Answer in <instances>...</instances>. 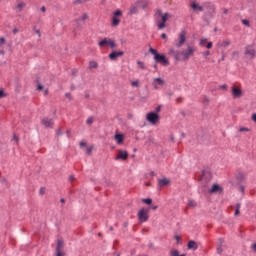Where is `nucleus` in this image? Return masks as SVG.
Instances as JSON below:
<instances>
[{
    "label": "nucleus",
    "instance_id": "obj_28",
    "mask_svg": "<svg viewBox=\"0 0 256 256\" xmlns=\"http://www.w3.org/2000/svg\"><path fill=\"white\" fill-rule=\"evenodd\" d=\"M23 7H25V3L24 2H20L17 6L16 9H18V11H23Z\"/></svg>",
    "mask_w": 256,
    "mask_h": 256
},
{
    "label": "nucleus",
    "instance_id": "obj_13",
    "mask_svg": "<svg viewBox=\"0 0 256 256\" xmlns=\"http://www.w3.org/2000/svg\"><path fill=\"white\" fill-rule=\"evenodd\" d=\"M208 193H210V195H213L215 193H223V187H221L219 184H213L211 189L208 190Z\"/></svg>",
    "mask_w": 256,
    "mask_h": 256
},
{
    "label": "nucleus",
    "instance_id": "obj_26",
    "mask_svg": "<svg viewBox=\"0 0 256 256\" xmlns=\"http://www.w3.org/2000/svg\"><path fill=\"white\" fill-rule=\"evenodd\" d=\"M154 83H157V85H165V80H163L162 78H155L154 79Z\"/></svg>",
    "mask_w": 256,
    "mask_h": 256
},
{
    "label": "nucleus",
    "instance_id": "obj_29",
    "mask_svg": "<svg viewBox=\"0 0 256 256\" xmlns=\"http://www.w3.org/2000/svg\"><path fill=\"white\" fill-rule=\"evenodd\" d=\"M188 207H197V202H195V200H189Z\"/></svg>",
    "mask_w": 256,
    "mask_h": 256
},
{
    "label": "nucleus",
    "instance_id": "obj_38",
    "mask_svg": "<svg viewBox=\"0 0 256 256\" xmlns=\"http://www.w3.org/2000/svg\"><path fill=\"white\" fill-rule=\"evenodd\" d=\"M211 100H209V97H207V96H204V100H203V104L204 105H209V102H210Z\"/></svg>",
    "mask_w": 256,
    "mask_h": 256
},
{
    "label": "nucleus",
    "instance_id": "obj_64",
    "mask_svg": "<svg viewBox=\"0 0 256 256\" xmlns=\"http://www.w3.org/2000/svg\"><path fill=\"white\" fill-rule=\"evenodd\" d=\"M167 95H168L169 99H171V96L173 95V92L169 91V92L167 93Z\"/></svg>",
    "mask_w": 256,
    "mask_h": 256
},
{
    "label": "nucleus",
    "instance_id": "obj_46",
    "mask_svg": "<svg viewBox=\"0 0 256 256\" xmlns=\"http://www.w3.org/2000/svg\"><path fill=\"white\" fill-rule=\"evenodd\" d=\"M131 85H132V87H139V81H133L132 83H131Z\"/></svg>",
    "mask_w": 256,
    "mask_h": 256
},
{
    "label": "nucleus",
    "instance_id": "obj_27",
    "mask_svg": "<svg viewBox=\"0 0 256 256\" xmlns=\"http://www.w3.org/2000/svg\"><path fill=\"white\" fill-rule=\"evenodd\" d=\"M142 203H145V205H152L153 204V199L144 198V199H142Z\"/></svg>",
    "mask_w": 256,
    "mask_h": 256
},
{
    "label": "nucleus",
    "instance_id": "obj_14",
    "mask_svg": "<svg viewBox=\"0 0 256 256\" xmlns=\"http://www.w3.org/2000/svg\"><path fill=\"white\" fill-rule=\"evenodd\" d=\"M244 54L248 55L250 57V59H255V57H256V51H255V49L251 48V46L245 47Z\"/></svg>",
    "mask_w": 256,
    "mask_h": 256
},
{
    "label": "nucleus",
    "instance_id": "obj_22",
    "mask_svg": "<svg viewBox=\"0 0 256 256\" xmlns=\"http://www.w3.org/2000/svg\"><path fill=\"white\" fill-rule=\"evenodd\" d=\"M241 203H237L236 204V209H235V213H234V215H235V217H239V215H241Z\"/></svg>",
    "mask_w": 256,
    "mask_h": 256
},
{
    "label": "nucleus",
    "instance_id": "obj_23",
    "mask_svg": "<svg viewBox=\"0 0 256 256\" xmlns=\"http://www.w3.org/2000/svg\"><path fill=\"white\" fill-rule=\"evenodd\" d=\"M138 4L136 2V5L133 6L131 9H130V15H135L137 12H138Z\"/></svg>",
    "mask_w": 256,
    "mask_h": 256
},
{
    "label": "nucleus",
    "instance_id": "obj_1",
    "mask_svg": "<svg viewBox=\"0 0 256 256\" xmlns=\"http://www.w3.org/2000/svg\"><path fill=\"white\" fill-rule=\"evenodd\" d=\"M149 53H151V55H154L155 63H160V65H163V67H169V59H167V56H165V54H161L159 53V51H157V49L151 47L149 48Z\"/></svg>",
    "mask_w": 256,
    "mask_h": 256
},
{
    "label": "nucleus",
    "instance_id": "obj_50",
    "mask_svg": "<svg viewBox=\"0 0 256 256\" xmlns=\"http://www.w3.org/2000/svg\"><path fill=\"white\" fill-rule=\"evenodd\" d=\"M176 103H183V97H178L177 99H176Z\"/></svg>",
    "mask_w": 256,
    "mask_h": 256
},
{
    "label": "nucleus",
    "instance_id": "obj_2",
    "mask_svg": "<svg viewBox=\"0 0 256 256\" xmlns=\"http://www.w3.org/2000/svg\"><path fill=\"white\" fill-rule=\"evenodd\" d=\"M157 14L161 17V21L157 23V27L159 30L165 29L167 27V21L173 17V15L169 13H164L161 10L157 11Z\"/></svg>",
    "mask_w": 256,
    "mask_h": 256
},
{
    "label": "nucleus",
    "instance_id": "obj_57",
    "mask_svg": "<svg viewBox=\"0 0 256 256\" xmlns=\"http://www.w3.org/2000/svg\"><path fill=\"white\" fill-rule=\"evenodd\" d=\"M179 51H175V50H173V49H171L170 51H169V54L170 55H175V53H178Z\"/></svg>",
    "mask_w": 256,
    "mask_h": 256
},
{
    "label": "nucleus",
    "instance_id": "obj_47",
    "mask_svg": "<svg viewBox=\"0 0 256 256\" xmlns=\"http://www.w3.org/2000/svg\"><path fill=\"white\" fill-rule=\"evenodd\" d=\"M40 195H45V187H41L39 190Z\"/></svg>",
    "mask_w": 256,
    "mask_h": 256
},
{
    "label": "nucleus",
    "instance_id": "obj_17",
    "mask_svg": "<svg viewBox=\"0 0 256 256\" xmlns=\"http://www.w3.org/2000/svg\"><path fill=\"white\" fill-rule=\"evenodd\" d=\"M168 185H171V180H169L168 178L158 179V186L168 187Z\"/></svg>",
    "mask_w": 256,
    "mask_h": 256
},
{
    "label": "nucleus",
    "instance_id": "obj_7",
    "mask_svg": "<svg viewBox=\"0 0 256 256\" xmlns=\"http://www.w3.org/2000/svg\"><path fill=\"white\" fill-rule=\"evenodd\" d=\"M231 93L233 99H241V97H243V89L239 86L233 85L231 87Z\"/></svg>",
    "mask_w": 256,
    "mask_h": 256
},
{
    "label": "nucleus",
    "instance_id": "obj_3",
    "mask_svg": "<svg viewBox=\"0 0 256 256\" xmlns=\"http://www.w3.org/2000/svg\"><path fill=\"white\" fill-rule=\"evenodd\" d=\"M151 211V208H142L138 211L137 217L139 223H147L149 221V212Z\"/></svg>",
    "mask_w": 256,
    "mask_h": 256
},
{
    "label": "nucleus",
    "instance_id": "obj_5",
    "mask_svg": "<svg viewBox=\"0 0 256 256\" xmlns=\"http://www.w3.org/2000/svg\"><path fill=\"white\" fill-rule=\"evenodd\" d=\"M195 53V48L193 46H188L186 50L180 52V55H182L183 61H188L190 57H193Z\"/></svg>",
    "mask_w": 256,
    "mask_h": 256
},
{
    "label": "nucleus",
    "instance_id": "obj_33",
    "mask_svg": "<svg viewBox=\"0 0 256 256\" xmlns=\"http://www.w3.org/2000/svg\"><path fill=\"white\" fill-rule=\"evenodd\" d=\"M86 1H89V0H75L73 2V5H81V3H86Z\"/></svg>",
    "mask_w": 256,
    "mask_h": 256
},
{
    "label": "nucleus",
    "instance_id": "obj_42",
    "mask_svg": "<svg viewBox=\"0 0 256 256\" xmlns=\"http://www.w3.org/2000/svg\"><path fill=\"white\" fill-rule=\"evenodd\" d=\"M206 49H213V42H207Z\"/></svg>",
    "mask_w": 256,
    "mask_h": 256
},
{
    "label": "nucleus",
    "instance_id": "obj_24",
    "mask_svg": "<svg viewBox=\"0 0 256 256\" xmlns=\"http://www.w3.org/2000/svg\"><path fill=\"white\" fill-rule=\"evenodd\" d=\"M99 67V64L96 61H90L89 62V68L90 69H97Z\"/></svg>",
    "mask_w": 256,
    "mask_h": 256
},
{
    "label": "nucleus",
    "instance_id": "obj_25",
    "mask_svg": "<svg viewBox=\"0 0 256 256\" xmlns=\"http://www.w3.org/2000/svg\"><path fill=\"white\" fill-rule=\"evenodd\" d=\"M36 83H37V91H43L44 86L41 84V82L39 81V78L36 79Z\"/></svg>",
    "mask_w": 256,
    "mask_h": 256
},
{
    "label": "nucleus",
    "instance_id": "obj_56",
    "mask_svg": "<svg viewBox=\"0 0 256 256\" xmlns=\"http://www.w3.org/2000/svg\"><path fill=\"white\" fill-rule=\"evenodd\" d=\"M13 139H14V141H16V143H19V136L14 134Z\"/></svg>",
    "mask_w": 256,
    "mask_h": 256
},
{
    "label": "nucleus",
    "instance_id": "obj_60",
    "mask_svg": "<svg viewBox=\"0 0 256 256\" xmlns=\"http://www.w3.org/2000/svg\"><path fill=\"white\" fill-rule=\"evenodd\" d=\"M80 147H87V142H80Z\"/></svg>",
    "mask_w": 256,
    "mask_h": 256
},
{
    "label": "nucleus",
    "instance_id": "obj_9",
    "mask_svg": "<svg viewBox=\"0 0 256 256\" xmlns=\"http://www.w3.org/2000/svg\"><path fill=\"white\" fill-rule=\"evenodd\" d=\"M65 249V241L63 239H58L56 246V256H65V253L62 252Z\"/></svg>",
    "mask_w": 256,
    "mask_h": 256
},
{
    "label": "nucleus",
    "instance_id": "obj_55",
    "mask_svg": "<svg viewBox=\"0 0 256 256\" xmlns=\"http://www.w3.org/2000/svg\"><path fill=\"white\" fill-rule=\"evenodd\" d=\"M0 45H5V37L0 38Z\"/></svg>",
    "mask_w": 256,
    "mask_h": 256
},
{
    "label": "nucleus",
    "instance_id": "obj_36",
    "mask_svg": "<svg viewBox=\"0 0 256 256\" xmlns=\"http://www.w3.org/2000/svg\"><path fill=\"white\" fill-rule=\"evenodd\" d=\"M229 45H231V41L229 40L222 42V47H229Z\"/></svg>",
    "mask_w": 256,
    "mask_h": 256
},
{
    "label": "nucleus",
    "instance_id": "obj_49",
    "mask_svg": "<svg viewBox=\"0 0 256 256\" xmlns=\"http://www.w3.org/2000/svg\"><path fill=\"white\" fill-rule=\"evenodd\" d=\"M209 55H211V52L209 50L203 52L204 57H209Z\"/></svg>",
    "mask_w": 256,
    "mask_h": 256
},
{
    "label": "nucleus",
    "instance_id": "obj_58",
    "mask_svg": "<svg viewBox=\"0 0 256 256\" xmlns=\"http://www.w3.org/2000/svg\"><path fill=\"white\" fill-rule=\"evenodd\" d=\"M232 57H239V52H237V51L233 52Z\"/></svg>",
    "mask_w": 256,
    "mask_h": 256
},
{
    "label": "nucleus",
    "instance_id": "obj_62",
    "mask_svg": "<svg viewBox=\"0 0 256 256\" xmlns=\"http://www.w3.org/2000/svg\"><path fill=\"white\" fill-rule=\"evenodd\" d=\"M56 134H57L58 137H59L60 135H63V132L61 131V129H58L57 132H56Z\"/></svg>",
    "mask_w": 256,
    "mask_h": 256
},
{
    "label": "nucleus",
    "instance_id": "obj_10",
    "mask_svg": "<svg viewBox=\"0 0 256 256\" xmlns=\"http://www.w3.org/2000/svg\"><path fill=\"white\" fill-rule=\"evenodd\" d=\"M187 41V31L182 30L179 34V41L176 43V47H183Z\"/></svg>",
    "mask_w": 256,
    "mask_h": 256
},
{
    "label": "nucleus",
    "instance_id": "obj_11",
    "mask_svg": "<svg viewBox=\"0 0 256 256\" xmlns=\"http://www.w3.org/2000/svg\"><path fill=\"white\" fill-rule=\"evenodd\" d=\"M129 159V152L126 150H119L116 156V161H127Z\"/></svg>",
    "mask_w": 256,
    "mask_h": 256
},
{
    "label": "nucleus",
    "instance_id": "obj_12",
    "mask_svg": "<svg viewBox=\"0 0 256 256\" xmlns=\"http://www.w3.org/2000/svg\"><path fill=\"white\" fill-rule=\"evenodd\" d=\"M125 55V52L123 51H112L110 54H109V59L111 61H117V58L118 57H123Z\"/></svg>",
    "mask_w": 256,
    "mask_h": 256
},
{
    "label": "nucleus",
    "instance_id": "obj_45",
    "mask_svg": "<svg viewBox=\"0 0 256 256\" xmlns=\"http://www.w3.org/2000/svg\"><path fill=\"white\" fill-rule=\"evenodd\" d=\"M242 24L245 25L246 27H249L250 25L249 20L247 19L242 20Z\"/></svg>",
    "mask_w": 256,
    "mask_h": 256
},
{
    "label": "nucleus",
    "instance_id": "obj_35",
    "mask_svg": "<svg viewBox=\"0 0 256 256\" xmlns=\"http://www.w3.org/2000/svg\"><path fill=\"white\" fill-rule=\"evenodd\" d=\"M216 251H217L218 255H221V253H223V246L218 245Z\"/></svg>",
    "mask_w": 256,
    "mask_h": 256
},
{
    "label": "nucleus",
    "instance_id": "obj_54",
    "mask_svg": "<svg viewBox=\"0 0 256 256\" xmlns=\"http://www.w3.org/2000/svg\"><path fill=\"white\" fill-rule=\"evenodd\" d=\"M218 241H219V245L221 246H223V243H225V239L223 238H219Z\"/></svg>",
    "mask_w": 256,
    "mask_h": 256
},
{
    "label": "nucleus",
    "instance_id": "obj_21",
    "mask_svg": "<svg viewBox=\"0 0 256 256\" xmlns=\"http://www.w3.org/2000/svg\"><path fill=\"white\" fill-rule=\"evenodd\" d=\"M137 5L138 7H141V9H147V5H149V3L147 2V0H142L138 1Z\"/></svg>",
    "mask_w": 256,
    "mask_h": 256
},
{
    "label": "nucleus",
    "instance_id": "obj_59",
    "mask_svg": "<svg viewBox=\"0 0 256 256\" xmlns=\"http://www.w3.org/2000/svg\"><path fill=\"white\" fill-rule=\"evenodd\" d=\"M251 119H252V121H254L256 123V113L252 114Z\"/></svg>",
    "mask_w": 256,
    "mask_h": 256
},
{
    "label": "nucleus",
    "instance_id": "obj_34",
    "mask_svg": "<svg viewBox=\"0 0 256 256\" xmlns=\"http://www.w3.org/2000/svg\"><path fill=\"white\" fill-rule=\"evenodd\" d=\"M205 43H207V38H202L199 43L200 47H205Z\"/></svg>",
    "mask_w": 256,
    "mask_h": 256
},
{
    "label": "nucleus",
    "instance_id": "obj_52",
    "mask_svg": "<svg viewBox=\"0 0 256 256\" xmlns=\"http://www.w3.org/2000/svg\"><path fill=\"white\" fill-rule=\"evenodd\" d=\"M65 97H66L67 99H69V101H71V99H72L71 93H69V92H67V93L65 94Z\"/></svg>",
    "mask_w": 256,
    "mask_h": 256
},
{
    "label": "nucleus",
    "instance_id": "obj_31",
    "mask_svg": "<svg viewBox=\"0 0 256 256\" xmlns=\"http://www.w3.org/2000/svg\"><path fill=\"white\" fill-rule=\"evenodd\" d=\"M4 97H7V93H5V90L3 88L0 89V99H4Z\"/></svg>",
    "mask_w": 256,
    "mask_h": 256
},
{
    "label": "nucleus",
    "instance_id": "obj_63",
    "mask_svg": "<svg viewBox=\"0 0 256 256\" xmlns=\"http://www.w3.org/2000/svg\"><path fill=\"white\" fill-rule=\"evenodd\" d=\"M161 39H167V34L162 33V34H161Z\"/></svg>",
    "mask_w": 256,
    "mask_h": 256
},
{
    "label": "nucleus",
    "instance_id": "obj_41",
    "mask_svg": "<svg viewBox=\"0 0 256 256\" xmlns=\"http://www.w3.org/2000/svg\"><path fill=\"white\" fill-rule=\"evenodd\" d=\"M86 123H87V125H93V117H89V118L86 120Z\"/></svg>",
    "mask_w": 256,
    "mask_h": 256
},
{
    "label": "nucleus",
    "instance_id": "obj_18",
    "mask_svg": "<svg viewBox=\"0 0 256 256\" xmlns=\"http://www.w3.org/2000/svg\"><path fill=\"white\" fill-rule=\"evenodd\" d=\"M187 248L192 249L193 251H197V249H199V245H197V242H195V240H190L188 241Z\"/></svg>",
    "mask_w": 256,
    "mask_h": 256
},
{
    "label": "nucleus",
    "instance_id": "obj_19",
    "mask_svg": "<svg viewBox=\"0 0 256 256\" xmlns=\"http://www.w3.org/2000/svg\"><path fill=\"white\" fill-rule=\"evenodd\" d=\"M114 139L118 145H123V141H125V136L123 134H115Z\"/></svg>",
    "mask_w": 256,
    "mask_h": 256
},
{
    "label": "nucleus",
    "instance_id": "obj_30",
    "mask_svg": "<svg viewBox=\"0 0 256 256\" xmlns=\"http://www.w3.org/2000/svg\"><path fill=\"white\" fill-rule=\"evenodd\" d=\"M108 45L111 49H115L117 47V44L113 41V39L109 41Z\"/></svg>",
    "mask_w": 256,
    "mask_h": 256
},
{
    "label": "nucleus",
    "instance_id": "obj_15",
    "mask_svg": "<svg viewBox=\"0 0 256 256\" xmlns=\"http://www.w3.org/2000/svg\"><path fill=\"white\" fill-rule=\"evenodd\" d=\"M42 125H44V127H47L49 129H53V125H55V122H53V119L51 118H44L41 121Z\"/></svg>",
    "mask_w": 256,
    "mask_h": 256
},
{
    "label": "nucleus",
    "instance_id": "obj_48",
    "mask_svg": "<svg viewBox=\"0 0 256 256\" xmlns=\"http://www.w3.org/2000/svg\"><path fill=\"white\" fill-rule=\"evenodd\" d=\"M243 131H250V129H249V128H246V127H241V128L239 129V132H240V133H243Z\"/></svg>",
    "mask_w": 256,
    "mask_h": 256
},
{
    "label": "nucleus",
    "instance_id": "obj_40",
    "mask_svg": "<svg viewBox=\"0 0 256 256\" xmlns=\"http://www.w3.org/2000/svg\"><path fill=\"white\" fill-rule=\"evenodd\" d=\"M179 55H181V53H179V52H174V59H175L176 61H180Z\"/></svg>",
    "mask_w": 256,
    "mask_h": 256
},
{
    "label": "nucleus",
    "instance_id": "obj_6",
    "mask_svg": "<svg viewBox=\"0 0 256 256\" xmlns=\"http://www.w3.org/2000/svg\"><path fill=\"white\" fill-rule=\"evenodd\" d=\"M123 16V11L121 10H116L114 13H113V16H112V27H117L119 26V23H121V19H119V17H122Z\"/></svg>",
    "mask_w": 256,
    "mask_h": 256
},
{
    "label": "nucleus",
    "instance_id": "obj_20",
    "mask_svg": "<svg viewBox=\"0 0 256 256\" xmlns=\"http://www.w3.org/2000/svg\"><path fill=\"white\" fill-rule=\"evenodd\" d=\"M109 41H111V38H104L98 43V45L99 47H107V45H109Z\"/></svg>",
    "mask_w": 256,
    "mask_h": 256
},
{
    "label": "nucleus",
    "instance_id": "obj_53",
    "mask_svg": "<svg viewBox=\"0 0 256 256\" xmlns=\"http://www.w3.org/2000/svg\"><path fill=\"white\" fill-rule=\"evenodd\" d=\"M160 112H161V106H157L154 113H157L159 115Z\"/></svg>",
    "mask_w": 256,
    "mask_h": 256
},
{
    "label": "nucleus",
    "instance_id": "obj_61",
    "mask_svg": "<svg viewBox=\"0 0 256 256\" xmlns=\"http://www.w3.org/2000/svg\"><path fill=\"white\" fill-rule=\"evenodd\" d=\"M174 239H176L178 243L181 241V237L179 235L174 236Z\"/></svg>",
    "mask_w": 256,
    "mask_h": 256
},
{
    "label": "nucleus",
    "instance_id": "obj_51",
    "mask_svg": "<svg viewBox=\"0 0 256 256\" xmlns=\"http://www.w3.org/2000/svg\"><path fill=\"white\" fill-rule=\"evenodd\" d=\"M89 16H87V14H83V16L80 18L81 21H85L86 19H88Z\"/></svg>",
    "mask_w": 256,
    "mask_h": 256
},
{
    "label": "nucleus",
    "instance_id": "obj_8",
    "mask_svg": "<svg viewBox=\"0 0 256 256\" xmlns=\"http://www.w3.org/2000/svg\"><path fill=\"white\" fill-rule=\"evenodd\" d=\"M146 119H147V121H149V123H152V125H157V123L159 122V119H161V117L155 112H149L146 115Z\"/></svg>",
    "mask_w": 256,
    "mask_h": 256
},
{
    "label": "nucleus",
    "instance_id": "obj_39",
    "mask_svg": "<svg viewBox=\"0 0 256 256\" xmlns=\"http://www.w3.org/2000/svg\"><path fill=\"white\" fill-rule=\"evenodd\" d=\"M206 175L210 176L211 173L210 172H207L205 170H202V176H201V179H203V177H206Z\"/></svg>",
    "mask_w": 256,
    "mask_h": 256
},
{
    "label": "nucleus",
    "instance_id": "obj_4",
    "mask_svg": "<svg viewBox=\"0 0 256 256\" xmlns=\"http://www.w3.org/2000/svg\"><path fill=\"white\" fill-rule=\"evenodd\" d=\"M206 9H207V12L203 16V21H205L206 23H209V19H213V17H215L216 7L213 4H209L208 6H206Z\"/></svg>",
    "mask_w": 256,
    "mask_h": 256
},
{
    "label": "nucleus",
    "instance_id": "obj_37",
    "mask_svg": "<svg viewBox=\"0 0 256 256\" xmlns=\"http://www.w3.org/2000/svg\"><path fill=\"white\" fill-rule=\"evenodd\" d=\"M137 65L140 67V69L145 70V64L142 61H138Z\"/></svg>",
    "mask_w": 256,
    "mask_h": 256
},
{
    "label": "nucleus",
    "instance_id": "obj_43",
    "mask_svg": "<svg viewBox=\"0 0 256 256\" xmlns=\"http://www.w3.org/2000/svg\"><path fill=\"white\" fill-rule=\"evenodd\" d=\"M86 153H87V155H92L93 147H88Z\"/></svg>",
    "mask_w": 256,
    "mask_h": 256
},
{
    "label": "nucleus",
    "instance_id": "obj_32",
    "mask_svg": "<svg viewBox=\"0 0 256 256\" xmlns=\"http://www.w3.org/2000/svg\"><path fill=\"white\" fill-rule=\"evenodd\" d=\"M171 256H185V254L179 255V250L171 251Z\"/></svg>",
    "mask_w": 256,
    "mask_h": 256
},
{
    "label": "nucleus",
    "instance_id": "obj_16",
    "mask_svg": "<svg viewBox=\"0 0 256 256\" xmlns=\"http://www.w3.org/2000/svg\"><path fill=\"white\" fill-rule=\"evenodd\" d=\"M190 8L194 11H205V9H203V6L199 5V3H197V1H192L190 4Z\"/></svg>",
    "mask_w": 256,
    "mask_h": 256
},
{
    "label": "nucleus",
    "instance_id": "obj_44",
    "mask_svg": "<svg viewBox=\"0 0 256 256\" xmlns=\"http://www.w3.org/2000/svg\"><path fill=\"white\" fill-rule=\"evenodd\" d=\"M147 209H152L153 211H157V209H159V206L157 205H153V206H149Z\"/></svg>",
    "mask_w": 256,
    "mask_h": 256
}]
</instances>
